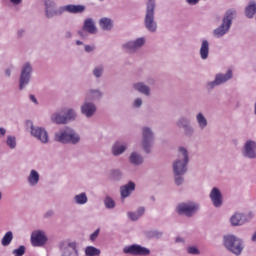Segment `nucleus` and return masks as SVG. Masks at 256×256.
I'll use <instances>...</instances> for the list:
<instances>
[{"mask_svg":"<svg viewBox=\"0 0 256 256\" xmlns=\"http://www.w3.org/2000/svg\"><path fill=\"white\" fill-rule=\"evenodd\" d=\"M44 3V15L46 19H54V17H61L64 13H72L77 15V13H84L85 6L78 4H68L57 7V2L55 0H42Z\"/></svg>","mask_w":256,"mask_h":256,"instance_id":"f257e3e1","label":"nucleus"},{"mask_svg":"<svg viewBox=\"0 0 256 256\" xmlns=\"http://www.w3.org/2000/svg\"><path fill=\"white\" fill-rule=\"evenodd\" d=\"M54 141L62 145H79L81 143V135L75 129L65 126L54 133Z\"/></svg>","mask_w":256,"mask_h":256,"instance_id":"f03ea898","label":"nucleus"},{"mask_svg":"<svg viewBox=\"0 0 256 256\" xmlns=\"http://www.w3.org/2000/svg\"><path fill=\"white\" fill-rule=\"evenodd\" d=\"M237 17V10L231 8L228 9L223 18L222 23L216 29L213 30L212 35L216 37V39H221V37H225L227 33L231 30V25H233V20Z\"/></svg>","mask_w":256,"mask_h":256,"instance_id":"7ed1b4c3","label":"nucleus"},{"mask_svg":"<svg viewBox=\"0 0 256 256\" xmlns=\"http://www.w3.org/2000/svg\"><path fill=\"white\" fill-rule=\"evenodd\" d=\"M155 9H157V2L155 0H147L144 13V28L148 33H157L159 27L157 20H155Z\"/></svg>","mask_w":256,"mask_h":256,"instance_id":"20e7f679","label":"nucleus"},{"mask_svg":"<svg viewBox=\"0 0 256 256\" xmlns=\"http://www.w3.org/2000/svg\"><path fill=\"white\" fill-rule=\"evenodd\" d=\"M223 243L225 249L236 256L241 255L243 253V249H245V242L243 239L233 234L225 235L223 237Z\"/></svg>","mask_w":256,"mask_h":256,"instance_id":"39448f33","label":"nucleus"},{"mask_svg":"<svg viewBox=\"0 0 256 256\" xmlns=\"http://www.w3.org/2000/svg\"><path fill=\"white\" fill-rule=\"evenodd\" d=\"M142 151L149 155L155 145V130L151 126L141 127V142Z\"/></svg>","mask_w":256,"mask_h":256,"instance_id":"423d86ee","label":"nucleus"},{"mask_svg":"<svg viewBox=\"0 0 256 256\" xmlns=\"http://www.w3.org/2000/svg\"><path fill=\"white\" fill-rule=\"evenodd\" d=\"M33 79V64L31 62H25L20 68V74L18 77V89L19 91H25Z\"/></svg>","mask_w":256,"mask_h":256,"instance_id":"0eeeda50","label":"nucleus"},{"mask_svg":"<svg viewBox=\"0 0 256 256\" xmlns=\"http://www.w3.org/2000/svg\"><path fill=\"white\" fill-rule=\"evenodd\" d=\"M199 209H201V205H199V203L194 201L180 202L176 206V212L180 216L188 217L189 219H191V217H195Z\"/></svg>","mask_w":256,"mask_h":256,"instance_id":"6e6552de","label":"nucleus"},{"mask_svg":"<svg viewBox=\"0 0 256 256\" xmlns=\"http://www.w3.org/2000/svg\"><path fill=\"white\" fill-rule=\"evenodd\" d=\"M233 79V70H227L226 73H217L214 76V80L206 83V91H213L215 87H221L225 83H229Z\"/></svg>","mask_w":256,"mask_h":256,"instance_id":"1a4fd4ad","label":"nucleus"},{"mask_svg":"<svg viewBox=\"0 0 256 256\" xmlns=\"http://www.w3.org/2000/svg\"><path fill=\"white\" fill-rule=\"evenodd\" d=\"M176 127L179 131L183 132V135L191 138L195 135V127L191 124V120L187 116H180L175 122Z\"/></svg>","mask_w":256,"mask_h":256,"instance_id":"9d476101","label":"nucleus"},{"mask_svg":"<svg viewBox=\"0 0 256 256\" xmlns=\"http://www.w3.org/2000/svg\"><path fill=\"white\" fill-rule=\"evenodd\" d=\"M145 43H147V38H145V36L128 40L122 44V51H124L125 53H137L139 49L145 47Z\"/></svg>","mask_w":256,"mask_h":256,"instance_id":"9b49d317","label":"nucleus"},{"mask_svg":"<svg viewBox=\"0 0 256 256\" xmlns=\"http://www.w3.org/2000/svg\"><path fill=\"white\" fill-rule=\"evenodd\" d=\"M28 127H30V134L37 139V141H40L43 145L49 143V133L45 128L35 126L31 121H28Z\"/></svg>","mask_w":256,"mask_h":256,"instance_id":"f8f14e48","label":"nucleus"},{"mask_svg":"<svg viewBox=\"0 0 256 256\" xmlns=\"http://www.w3.org/2000/svg\"><path fill=\"white\" fill-rule=\"evenodd\" d=\"M241 155L244 159H247L248 161H255L256 160V140L247 139L241 148Z\"/></svg>","mask_w":256,"mask_h":256,"instance_id":"ddd939ff","label":"nucleus"},{"mask_svg":"<svg viewBox=\"0 0 256 256\" xmlns=\"http://www.w3.org/2000/svg\"><path fill=\"white\" fill-rule=\"evenodd\" d=\"M97 111H98V107H97V103L95 102L83 100V102L80 105V113L86 119H92V117H95V115H97Z\"/></svg>","mask_w":256,"mask_h":256,"instance_id":"4468645a","label":"nucleus"},{"mask_svg":"<svg viewBox=\"0 0 256 256\" xmlns=\"http://www.w3.org/2000/svg\"><path fill=\"white\" fill-rule=\"evenodd\" d=\"M30 241L32 247H45L49 238H47V234L43 230H34L31 233Z\"/></svg>","mask_w":256,"mask_h":256,"instance_id":"2eb2a0df","label":"nucleus"},{"mask_svg":"<svg viewBox=\"0 0 256 256\" xmlns=\"http://www.w3.org/2000/svg\"><path fill=\"white\" fill-rule=\"evenodd\" d=\"M85 33L89 35H97L99 33V29L95 24V19L86 18L83 22L82 30L78 31L79 37H85Z\"/></svg>","mask_w":256,"mask_h":256,"instance_id":"dca6fc26","label":"nucleus"},{"mask_svg":"<svg viewBox=\"0 0 256 256\" xmlns=\"http://www.w3.org/2000/svg\"><path fill=\"white\" fill-rule=\"evenodd\" d=\"M123 253H125L126 255L147 256L151 255V250L139 244H132L128 247H125L123 249Z\"/></svg>","mask_w":256,"mask_h":256,"instance_id":"f3484780","label":"nucleus"},{"mask_svg":"<svg viewBox=\"0 0 256 256\" xmlns=\"http://www.w3.org/2000/svg\"><path fill=\"white\" fill-rule=\"evenodd\" d=\"M209 199L216 209L223 207V192L217 187H213L209 193Z\"/></svg>","mask_w":256,"mask_h":256,"instance_id":"a211bd4d","label":"nucleus"},{"mask_svg":"<svg viewBox=\"0 0 256 256\" xmlns=\"http://www.w3.org/2000/svg\"><path fill=\"white\" fill-rule=\"evenodd\" d=\"M103 99V91L99 88H88L84 94V101H90V103H97Z\"/></svg>","mask_w":256,"mask_h":256,"instance_id":"6ab92c4d","label":"nucleus"},{"mask_svg":"<svg viewBox=\"0 0 256 256\" xmlns=\"http://www.w3.org/2000/svg\"><path fill=\"white\" fill-rule=\"evenodd\" d=\"M132 89L133 91H136V93H140V95H143L144 97H151V95L153 94L151 86L143 81L134 82L132 84Z\"/></svg>","mask_w":256,"mask_h":256,"instance_id":"aec40b11","label":"nucleus"},{"mask_svg":"<svg viewBox=\"0 0 256 256\" xmlns=\"http://www.w3.org/2000/svg\"><path fill=\"white\" fill-rule=\"evenodd\" d=\"M128 163H130L132 167H141L143 163H145V157H143L140 151L133 150L128 156Z\"/></svg>","mask_w":256,"mask_h":256,"instance_id":"412c9836","label":"nucleus"},{"mask_svg":"<svg viewBox=\"0 0 256 256\" xmlns=\"http://www.w3.org/2000/svg\"><path fill=\"white\" fill-rule=\"evenodd\" d=\"M229 223L231 227H241L242 225H245V223H249V220L247 219V215L241 212H235L231 215Z\"/></svg>","mask_w":256,"mask_h":256,"instance_id":"4be33fe9","label":"nucleus"},{"mask_svg":"<svg viewBox=\"0 0 256 256\" xmlns=\"http://www.w3.org/2000/svg\"><path fill=\"white\" fill-rule=\"evenodd\" d=\"M50 121L56 125H67L65 120V111H63V108L53 112L50 116Z\"/></svg>","mask_w":256,"mask_h":256,"instance_id":"5701e85b","label":"nucleus"},{"mask_svg":"<svg viewBox=\"0 0 256 256\" xmlns=\"http://www.w3.org/2000/svg\"><path fill=\"white\" fill-rule=\"evenodd\" d=\"M127 149H128L127 143L117 141L112 145L111 153L113 157H120V155H123V153H125Z\"/></svg>","mask_w":256,"mask_h":256,"instance_id":"b1692460","label":"nucleus"},{"mask_svg":"<svg viewBox=\"0 0 256 256\" xmlns=\"http://www.w3.org/2000/svg\"><path fill=\"white\" fill-rule=\"evenodd\" d=\"M26 181L29 187H37L39 185V181H41V176L37 170L32 169L28 174Z\"/></svg>","mask_w":256,"mask_h":256,"instance_id":"393cba45","label":"nucleus"},{"mask_svg":"<svg viewBox=\"0 0 256 256\" xmlns=\"http://www.w3.org/2000/svg\"><path fill=\"white\" fill-rule=\"evenodd\" d=\"M135 182L129 181L127 184L120 187V195L121 199H127V197L131 196V193L135 191Z\"/></svg>","mask_w":256,"mask_h":256,"instance_id":"a878e982","label":"nucleus"},{"mask_svg":"<svg viewBox=\"0 0 256 256\" xmlns=\"http://www.w3.org/2000/svg\"><path fill=\"white\" fill-rule=\"evenodd\" d=\"M101 31H112L114 27L113 19L109 17H102L98 21Z\"/></svg>","mask_w":256,"mask_h":256,"instance_id":"bb28decb","label":"nucleus"},{"mask_svg":"<svg viewBox=\"0 0 256 256\" xmlns=\"http://www.w3.org/2000/svg\"><path fill=\"white\" fill-rule=\"evenodd\" d=\"M196 123L200 131H205V129L209 127V120H207V117H205V114H203V112H198L196 114Z\"/></svg>","mask_w":256,"mask_h":256,"instance_id":"cd10ccee","label":"nucleus"},{"mask_svg":"<svg viewBox=\"0 0 256 256\" xmlns=\"http://www.w3.org/2000/svg\"><path fill=\"white\" fill-rule=\"evenodd\" d=\"M64 117L66 120V125L68 123H73V121H77V111L73 108L63 107Z\"/></svg>","mask_w":256,"mask_h":256,"instance_id":"c85d7f7f","label":"nucleus"},{"mask_svg":"<svg viewBox=\"0 0 256 256\" xmlns=\"http://www.w3.org/2000/svg\"><path fill=\"white\" fill-rule=\"evenodd\" d=\"M256 13V1L250 0L248 1V4L245 7L244 15L247 17V19H253L255 17Z\"/></svg>","mask_w":256,"mask_h":256,"instance_id":"c756f323","label":"nucleus"},{"mask_svg":"<svg viewBox=\"0 0 256 256\" xmlns=\"http://www.w3.org/2000/svg\"><path fill=\"white\" fill-rule=\"evenodd\" d=\"M187 165H189V163L187 162H183L182 160H175L173 162V173H182L185 174L188 171Z\"/></svg>","mask_w":256,"mask_h":256,"instance_id":"7c9ffc66","label":"nucleus"},{"mask_svg":"<svg viewBox=\"0 0 256 256\" xmlns=\"http://www.w3.org/2000/svg\"><path fill=\"white\" fill-rule=\"evenodd\" d=\"M72 202L74 205H87L89 203V197L86 192H81L73 196Z\"/></svg>","mask_w":256,"mask_h":256,"instance_id":"2f4dec72","label":"nucleus"},{"mask_svg":"<svg viewBox=\"0 0 256 256\" xmlns=\"http://www.w3.org/2000/svg\"><path fill=\"white\" fill-rule=\"evenodd\" d=\"M199 54L202 61H206V59H209V40H202Z\"/></svg>","mask_w":256,"mask_h":256,"instance_id":"473e14b6","label":"nucleus"},{"mask_svg":"<svg viewBox=\"0 0 256 256\" xmlns=\"http://www.w3.org/2000/svg\"><path fill=\"white\" fill-rule=\"evenodd\" d=\"M145 215V207L140 206L138 209L134 212H128L127 217L130 219V221H139L141 217Z\"/></svg>","mask_w":256,"mask_h":256,"instance_id":"72a5a7b5","label":"nucleus"},{"mask_svg":"<svg viewBox=\"0 0 256 256\" xmlns=\"http://www.w3.org/2000/svg\"><path fill=\"white\" fill-rule=\"evenodd\" d=\"M176 160L189 163V150L183 146L179 147Z\"/></svg>","mask_w":256,"mask_h":256,"instance_id":"f704fd0d","label":"nucleus"},{"mask_svg":"<svg viewBox=\"0 0 256 256\" xmlns=\"http://www.w3.org/2000/svg\"><path fill=\"white\" fill-rule=\"evenodd\" d=\"M123 177H124L123 171H121V169L119 168L111 169L109 171L110 181H121Z\"/></svg>","mask_w":256,"mask_h":256,"instance_id":"c9c22d12","label":"nucleus"},{"mask_svg":"<svg viewBox=\"0 0 256 256\" xmlns=\"http://www.w3.org/2000/svg\"><path fill=\"white\" fill-rule=\"evenodd\" d=\"M144 237H146V239H161L163 232L159 230H146L144 231Z\"/></svg>","mask_w":256,"mask_h":256,"instance_id":"e433bc0d","label":"nucleus"},{"mask_svg":"<svg viewBox=\"0 0 256 256\" xmlns=\"http://www.w3.org/2000/svg\"><path fill=\"white\" fill-rule=\"evenodd\" d=\"M6 146L8 149H11L12 151L17 149V137L13 135H8L6 137Z\"/></svg>","mask_w":256,"mask_h":256,"instance_id":"4c0bfd02","label":"nucleus"},{"mask_svg":"<svg viewBox=\"0 0 256 256\" xmlns=\"http://www.w3.org/2000/svg\"><path fill=\"white\" fill-rule=\"evenodd\" d=\"M104 207L105 209H108L109 211H113L115 207H117V203L114 201V199L111 196H106L104 198Z\"/></svg>","mask_w":256,"mask_h":256,"instance_id":"58836bf2","label":"nucleus"},{"mask_svg":"<svg viewBox=\"0 0 256 256\" xmlns=\"http://www.w3.org/2000/svg\"><path fill=\"white\" fill-rule=\"evenodd\" d=\"M13 241V233L11 231H8L5 233L1 240L2 247H9L11 245V242Z\"/></svg>","mask_w":256,"mask_h":256,"instance_id":"ea45409f","label":"nucleus"},{"mask_svg":"<svg viewBox=\"0 0 256 256\" xmlns=\"http://www.w3.org/2000/svg\"><path fill=\"white\" fill-rule=\"evenodd\" d=\"M103 73H105L104 65H98L92 70V75L95 77V79H101V77H103Z\"/></svg>","mask_w":256,"mask_h":256,"instance_id":"a19ab883","label":"nucleus"},{"mask_svg":"<svg viewBox=\"0 0 256 256\" xmlns=\"http://www.w3.org/2000/svg\"><path fill=\"white\" fill-rule=\"evenodd\" d=\"M86 256H99L101 255V250L95 248L94 246H88L85 248Z\"/></svg>","mask_w":256,"mask_h":256,"instance_id":"79ce46f5","label":"nucleus"},{"mask_svg":"<svg viewBox=\"0 0 256 256\" xmlns=\"http://www.w3.org/2000/svg\"><path fill=\"white\" fill-rule=\"evenodd\" d=\"M174 182L177 187H181L183 183H185V174L182 173H174Z\"/></svg>","mask_w":256,"mask_h":256,"instance_id":"37998d69","label":"nucleus"},{"mask_svg":"<svg viewBox=\"0 0 256 256\" xmlns=\"http://www.w3.org/2000/svg\"><path fill=\"white\" fill-rule=\"evenodd\" d=\"M143 99L141 97H136L132 101V109H141L143 107Z\"/></svg>","mask_w":256,"mask_h":256,"instance_id":"c03bdc74","label":"nucleus"},{"mask_svg":"<svg viewBox=\"0 0 256 256\" xmlns=\"http://www.w3.org/2000/svg\"><path fill=\"white\" fill-rule=\"evenodd\" d=\"M26 248L25 246L21 245L17 249H14L12 251L13 255L15 256H24L25 255Z\"/></svg>","mask_w":256,"mask_h":256,"instance_id":"a18cd8bd","label":"nucleus"},{"mask_svg":"<svg viewBox=\"0 0 256 256\" xmlns=\"http://www.w3.org/2000/svg\"><path fill=\"white\" fill-rule=\"evenodd\" d=\"M187 253L189 255H200V251H199V248H197L196 246H189L187 248Z\"/></svg>","mask_w":256,"mask_h":256,"instance_id":"49530a36","label":"nucleus"},{"mask_svg":"<svg viewBox=\"0 0 256 256\" xmlns=\"http://www.w3.org/2000/svg\"><path fill=\"white\" fill-rule=\"evenodd\" d=\"M12 7H21L23 5V0H9Z\"/></svg>","mask_w":256,"mask_h":256,"instance_id":"de8ad7c7","label":"nucleus"},{"mask_svg":"<svg viewBox=\"0 0 256 256\" xmlns=\"http://www.w3.org/2000/svg\"><path fill=\"white\" fill-rule=\"evenodd\" d=\"M85 53H93L95 51V45H84Z\"/></svg>","mask_w":256,"mask_h":256,"instance_id":"09e8293b","label":"nucleus"},{"mask_svg":"<svg viewBox=\"0 0 256 256\" xmlns=\"http://www.w3.org/2000/svg\"><path fill=\"white\" fill-rule=\"evenodd\" d=\"M24 36H25V29L21 28L17 30L16 32L17 39H23Z\"/></svg>","mask_w":256,"mask_h":256,"instance_id":"8fccbe9b","label":"nucleus"},{"mask_svg":"<svg viewBox=\"0 0 256 256\" xmlns=\"http://www.w3.org/2000/svg\"><path fill=\"white\" fill-rule=\"evenodd\" d=\"M12 73H13V68L11 67H8L4 70V75L6 79H10Z\"/></svg>","mask_w":256,"mask_h":256,"instance_id":"3c124183","label":"nucleus"},{"mask_svg":"<svg viewBox=\"0 0 256 256\" xmlns=\"http://www.w3.org/2000/svg\"><path fill=\"white\" fill-rule=\"evenodd\" d=\"M99 233H100V230L97 229L95 232H93L91 235H90V241H95V239H97L99 237Z\"/></svg>","mask_w":256,"mask_h":256,"instance_id":"603ef678","label":"nucleus"},{"mask_svg":"<svg viewBox=\"0 0 256 256\" xmlns=\"http://www.w3.org/2000/svg\"><path fill=\"white\" fill-rule=\"evenodd\" d=\"M53 215H55V211H53V210H48V211L44 214V218H45V219H51V217H53Z\"/></svg>","mask_w":256,"mask_h":256,"instance_id":"864d4df0","label":"nucleus"},{"mask_svg":"<svg viewBox=\"0 0 256 256\" xmlns=\"http://www.w3.org/2000/svg\"><path fill=\"white\" fill-rule=\"evenodd\" d=\"M146 82H147L149 85H152V86L157 83V81H156L155 78H153V77H148V78L146 79Z\"/></svg>","mask_w":256,"mask_h":256,"instance_id":"5fc2aeb1","label":"nucleus"},{"mask_svg":"<svg viewBox=\"0 0 256 256\" xmlns=\"http://www.w3.org/2000/svg\"><path fill=\"white\" fill-rule=\"evenodd\" d=\"M29 99H30V101H32V103H34L35 105H39V101L37 100V98L35 97V95L30 94V95H29Z\"/></svg>","mask_w":256,"mask_h":256,"instance_id":"6e6d98bb","label":"nucleus"},{"mask_svg":"<svg viewBox=\"0 0 256 256\" xmlns=\"http://www.w3.org/2000/svg\"><path fill=\"white\" fill-rule=\"evenodd\" d=\"M64 38L65 39H72L73 38V32H71V31H66L65 33H64Z\"/></svg>","mask_w":256,"mask_h":256,"instance_id":"4d7b16f0","label":"nucleus"},{"mask_svg":"<svg viewBox=\"0 0 256 256\" xmlns=\"http://www.w3.org/2000/svg\"><path fill=\"white\" fill-rule=\"evenodd\" d=\"M188 5H197L201 0H185Z\"/></svg>","mask_w":256,"mask_h":256,"instance_id":"13d9d810","label":"nucleus"},{"mask_svg":"<svg viewBox=\"0 0 256 256\" xmlns=\"http://www.w3.org/2000/svg\"><path fill=\"white\" fill-rule=\"evenodd\" d=\"M5 135H7V129L0 128V137H5Z\"/></svg>","mask_w":256,"mask_h":256,"instance_id":"bf43d9fd","label":"nucleus"},{"mask_svg":"<svg viewBox=\"0 0 256 256\" xmlns=\"http://www.w3.org/2000/svg\"><path fill=\"white\" fill-rule=\"evenodd\" d=\"M175 241L176 243H185V239L181 237H176Z\"/></svg>","mask_w":256,"mask_h":256,"instance_id":"052dcab7","label":"nucleus"},{"mask_svg":"<svg viewBox=\"0 0 256 256\" xmlns=\"http://www.w3.org/2000/svg\"><path fill=\"white\" fill-rule=\"evenodd\" d=\"M76 45H78V46L83 45V41H81V40H76Z\"/></svg>","mask_w":256,"mask_h":256,"instance_id":"680f3d73","label":"nucleus"},{"mask_svg":"<svg viewBox=\"0 0 256 256\" xmlns=\"http://www.w3.org/2000/svg\"><path fill=\"white\" fill-rule=\"evenodd\" d=\"M3 199V193L0 192V201Z\"/></svg>","mask_w":256,"mask_h":256,"instance_id":"e2e57ef3","label":"nucleus"},{"mask_svg":"<svg viewBox=\"0 0 256 256\" xmlns=\"http://www.w3.org/2000/svg\"><path fill=\"white\" fill-rule=\"evenodd\" d=\"M100 1H103V0H100Z\"/></svg>","mask_w":256,"mask_h":256,"instance_id":"0e129e2a","label":"nucleus"}]
</instances>
